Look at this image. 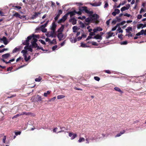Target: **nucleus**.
I'll return each mask as SVG.
<instances>
[{
  "instance_id": "nucleus-39",
  "label": "nucleus",
  "mask_w": 146,
  "mask_h": 146,
  "mask_svg": "<svg viewBox=\"0 0 146 146\" xmlns=\"http://www.w3.org/2000/svg\"><path fill=\"white\" fill-rule=\"evenodd\" d=\"M19 50V49L16 47L15 48L13 51V52L14 53Z\"/></svg>"
},
{
  "instance_id": "nucleus-56",
  "label": "nucleus",
  "mask_w": 146,
  "mask_h": 146,
  "mask_svg": "<svg viewBox=\"0 0 146 146\" xmlns=\"http://www.w3.org/2000/svg\"><path fill=\"white\" fill-rule=\"evenodd\" d=\"M91 43L93 45H98L97 43L96 42H92Z\"/></svg>"
},
{
  "instance_id": "nucleus-30",
  "label": "nucleus",
  "mask_w": 146,
  "mask_h": 146,
  "mask_svg": "<svg viewBox=\"0 0 146 146\" xmlns=\"http://www.w3.org/2000/svg\"><path fill=\"white\" fill-rule=\"evenodd\" d=\"M40 14V13H35L33 15L32 18L34 19L36 18Z\"/></svg>"
},
{
  "instance_id": "nucleus-33",
  "label": "nucleus",
  "mask_w": 146,
  "mask_h": 146,
  "mask_svg": "<svg viewBox=\"0 0 146 146\" xmlns=\"http://www.w3.org/2000/svg\"><path fill=\"white\" fill-rule=\"evenodd\" d=\"M119 26V24H117L114 27L112 28L111 30V31H113L116 30L117 27Z\"/></svg>"
},
{
  "instance_id": "nucleus-58",
  "label": "nucleus",
  "mask_w": 146,
  "mask_h": 146,
  "mask_svg": "<svg viewBox=\"0 0 146 146\" xmlns=\"http://www.w3.org/2000/svg\"><path fill=\"white\" fill-rule=\"evenodd\" d=\"M124 16H126V17H129L131 16V15L130 14H128L127 13H126L124 14Z\"/></svg>"
},
{
  "instance_id": "nucleus-59",
  "label": "nucleus",
  "mask_w": 146,
  "mask_h": 146,
  "mask_svg": "<svg viewBox=\"0 0 146 146\" xmlns=\"http://www.w3.org/2000/svg\"><path fill=\"white\" fill-rule=\"evenodd\" d=\"M117 22V21L116 20V19H115L113 20L112 23L113 24H115Z\"/></svg>"
},
{
  "instance_id": "nucleus-37",
  "label": "nucleus",
  "mask_w": 146,
  "mask_h": 146,
  "mask_svg": "<svg viewBox=\"0 0 146 146\" xmlns=\"http://www.w3.org/2000/svg\"><path fill=\"white\" fill-rule=\"evenodd\" d=\"M114 89L116 91L120 92H121L122 91L120 88L117 87H115L114 88Z\"/></svg>"
},
{
  "instance_id": "nucleus-22",
  "label": "nucleus",
  "mask_w": 146,
  "mask_h": 146,
  "mask_svg": "<svg viewBox=\"0 0 146 146\" xmlns=\"http://www.w3.org/2000/svg\"><path fill=\"white\" fill-rule=\"evenodd\" d=\"M144 30H142L140 32L136 34V35L137 36H140L141 35H143V34Z\"/></svg>"
},
{
  "instance_id": "nucleus-24",
  "label": "nucleus",
  "mask_w": 146,
  "mask_h": 146,
  "mask_svg": "<svg viewBox=\"0 0 146 146\" xmlns=\"http://www.w3.org/2000/svg\"><path fill=\"white\" fill-rule=\"evenodd\" d=\"M80 46L83 48L88 47H89V46L87 45L86 44L84 43L83 42H81V43Z\"/></svg>"
},
{
  "instance_id": "nucleus-64",
  "label": "nucleus",
  "mask_w": 146,
  "mask_h": 146,
  "mask_svg": "<svg viewBox=\"0 0 146 146\" xmlns=\"http://www.w3.org/2000/svg\"><path fill=\"white\" fill-rule=\"evenodd\" d=\"M15 8H16L19 9H20L21 8V7L19 6H15Z\"/></svg>"
},
{
  "instance_id": "nucleus-9",
  "label": "nucleus",
  "mask_w": 146,
  "mask_h": 146,
  "mask_svg": "<svg viewBox=\"0 0 146 146\" xmlns=\"http://www.w3.org/2000/svg\"><path fill=\"white\" fill-rule=\"evenodd\" d=\"M68 14H67L64 15L58 21L59 23H60L64 22L67 18Z\"/></svg>"
},
{
  "instance_id": "nucleus-28",
  "label": "nucleus",
  "mask_w": 146,
  "mask_h": 146,
  "mask_svg": "<svg viewBox=\"0 0 146 146\" xmlns=\"http://www.w3.org/2000/svg\"><path fill=\"white\" fill-rule=\"evenodd\" d=\"M70 22H72L73 25H75L76 23V21L74 19H72L70 20Z\"/></svg>"
},
{
  "instance_id": "nucleus-41",
  "label": "nucleus",
  "mask_w": 146,
  "mask_h": 146,
  "mask_svg": "<svg viewBox=\"0 0 146 146\" xmlns=\"http://www.w3.org/2000/svg\"><path fill=\"white\" fill-rule=\"evenodd\" d=\"M42 80V78L40 77H39L38 78L35 79V81L36 82H40Z\"/></svg>"
},
{
  "instance_id": "nucleus-34",
  "label": "nucleus",
  "mask_w": 146,
  "mask_h": 146,
  "mask_svg": "<svg viewBox=\"0 0 146 146\" xmlns=\"http://www.w3.org/2000/svg\"><path fill=\"white\" fill-rule=\"evenodd\" d=\"M65 96L63 95H60L57 96V98L58 99H60L65 98Z\"/></svg>"
},
{
  "instance_id": "nucleus-46",
  "label": "nucleus",
  "mask_w": 146,
  "mask_h": 146,
  "mask_svg": "<svg viewBox=\"0 0 146 146\" xmlns=\"http://www.w3.org/2000/svg\"><path fill=\"white\" fill-rule=\"evenodd\" d=\"M117 31H118L119 33H122L123 31L120 27H119L117 30Z\"/></svg>"
},
{
  "instance_id": "nucleus-17",
  "label": "nucleus",
  "mask_w": 146,
  "mask_h": 146,
  "mask_svg": "<svg viewBox=\"0 0 146 146\" xmlns=\"http://www.w3.org/2000/svg\"><path fill=\"white\" fill-rule=\"evenodd\" d=\"M64 36V35L62 33H59L57 35V37L59 40H61Z\"/></svg>"
},
{
  "instance_id": "nucleus-60",
  "label": "nucleus",
  "mask_w": 146,
  "mask_h": 146,
  "mask_svg": "<svg viewBox=\"0 0 146 146\" xmlns=\"http://www.w3.org/2000/svg\"><path fill=\"white\" fill-rule=\"evenodd\" d=\"M105 71L106 73L108 74H110L111 73V71L109 70H106Z\"/></svg>"
},
{
  "instance_id": "nucleus-32",
  "label": "nucleus",
  "mask_w": 146,
  "mask_h": 146,
  "mask_svg": "<svg viewBox=\"0 0 146 146\" xmlns=\"http://www.w3.org/2000/svg\"><path fill=\"white\" fill-rule=\"evenodd\" d=\"M51 92V91H48L46 92H45L44 94L43 95L44 96L46 97L48 95H49Z\"/></svg>"
},
{
  "instance_id": "nucleus-8",
  "label": "nucleus",
  "mask_w": 146,
  "mask_h": 146,
  "mask_svg": "<svg viewBox=\"0 0 146 146\" xmlns=\"http://www.w3.org/2000/svg\"><path fill=\"white\" fill-rule=\"evenodd\" d=\"M115 35L114 33L110 31L106 33V38L107 39H108L111 37L114 36Z\"/></svg>"
},
{
  "instance_id": "nucleus-42",
  "label": "nucleus",
  "mask_w": 146,
  "mask_h": 146,
  "mask_svg": "<svg viewBox=\"0 0 146 146\" xmlns=\"http://www.w3.org/2000/svg\"><path fill=\"white\" fill-rule=\"evenodd\" d=\"M127 42L126 41L121 42H120V43L121 45H125L126 44H127Z\"/></svg>"
},
{
  "instance_id": "nucleus-4",
  "label": "nucleus",
  "mask_w": 146,
  "mask_h": 146,
  "mask_svg": "<svg viewBox=\"0 0 146 146\" xmlns=\"http://www.w3.org/2000/svg\"><path fill=\"white\" fill-rule=\"evenodd\" d=\"M79 10L80 11H84L86 13L88 14L89 15H91L92 14V12L90 11L87 9V7H80L79 8Z\"/></svg>"
},
{
  "instance_id": "nucleus-12",
  "label": "nucleus",
  "mask_w": 146,
  "mask_h": 146,
  "mask_svg": "<svg viewBox=\"0 0 146 146\" xmlns=\"http://www.w3.org/2000/svg\"><path fill=\"white\" fill-rule=\"evenodd\" d=\"M56 27V25L55 24V22H53L52 23L51 26V30L54 32H55V29Z\"/></svg>"
},
{
  "instance_id": "nucleus-31",
  "label": "nucleus",
  "mask_w": 146,
  "mask_h": 146,
  "mask_svg": "<svg viewBox=\"0 0 146 146\" xmlns=\"http://www.w3.org/2000/svg\"><path fill=\"white\" fill-rule=\"evenodd\" d=\"M78 28L76 26H74L73 27V31L74 33L77 32Z\"/></svg>"
},
{
  "instance_id": "nucleus-27",
  "label": "nucleus",
  "mask_w": 146,
  "mask_h": 146,
  "mask_svg": "<svg viewBox=\"0 0 146 146\" xmlns=\"http://www.w3.org/2000/svg\"><path fill=\"white\" fill-rule=\"evenodd\" d=\"M86 37V35L82 34L80 36H79L77 38V39L78 40H80L82 39V38H85Z\"/></svg>"
},
{
  "instance_id": "nucleus-18",
  "label": "nucleus",
  "mask_w": 146,
  "mask_h": 146,
  "mask_svg": "<svg viewBox=\"0 0 146 146\" xmlns=\"http://www.w3.org/2000/svg\"><path fill=\"white\" fill-rule=\"evenodd\" d=\"M69 136L70 137L71 139L72 140L74 139L77 137V135L76 134H72L71 133H69Z\"/></svg>"
},
{
  "instance_id": "nucleus-5",
  "label": "nucleus",
  "mask_w": 146,
  "mask_h": 146,
  "mask_svg": "<svg viewBox=\"0 0 146 146\" xmlns=\"http://www.w3.org/2000/svg\"><path fill=\"white\" fill-rule=\"evenodd\" d=\"M54 32L52 31L48 32L46 33L45 35L48 37H54L55 36L54 35Z\"/></svg>"
},
{
  "instance_id": "nucleus-51",
  "label": "nucleus",
  "mask_w": 146,
  "mask_h": 146,
  "mask_svg": "<svg viewBox=\"0 0 146 146\" xmlns=\"http://www.w3.org/2000/svg\"><path fill=\"white\" fill-rule=\"evenodd\" d=\"M49 21L48 20L47 21L46 23L42 25L44 26V27H46Z\"/></svg>"
},
{
  "instance_id": "nucleus-6",
  "label": "nucleus",
  "mask_w": 146,
  "mask_h": 146,
  "mask_svg": "<svg viewBox=\"0 0 146 146\" xmlns=\"http://www.w3.org/2000/svg\"><path fill=\"white\" fill-rule=\"evenodd\" d=\"M42 25H41L40 27H37L36 29V31H38L39 30H41L43 33H45L47 31V29L45 28Z\"/></svg>"
},
{
  "instance_id": "nucleus-3",
  "label": "nucleus",
  "mask_w": 146,
  "mask_h": 146,
  "mask_svg": "<svg viewBox=\"0 0 146 146\" xmlns=\"http://www.w3.org/2000/svg\"><path fill=\"white\" fill-rule=\"evenodd\" d=\"M103 29L100 27H97L95 28L93 30V32L90 33L89 35L90 36H94L95 35V33H97L98 32L102 31Z\"/></svg>"
},
{
  "instance_id": "nucleus-52",
  "label": "nucleus",
  "mask_w": 146,
  "mask_h": 146,
  "mask_svg": "<svg viewBox=\"0 0 146 146\" xmlns=\"http://www.w3.org/2000/svg\"><path fill=\"white\" fill-rule=\"evenodd\" d=\"M105 3L104 5V7L105 8H107V7H108V4L107 2L106 1H105Z\"/></svg>"
},
{
  "instance_id": "nucleus-45",
  "label": "nucleus",
  "mask_w": 146,
  "mask_h": 146,
  "mask_svg": "<svg viewBox=\"0 0 146 146\" xmlns=\"http://www.w3.org/2000/svg\"><path fill=\"white\" fill-rule=\"evenodd\" d=\"M86 18V17L85 16H82V17H78V19L81 20H83Z\"/></svg>"
},
{
  "instance_id": "nucleus-26",
  "label": "nucleus",
  "mask_w": 146,
  "mask_h": 146,
  "mask_svg": "<svg viewBox=\"0 0 146 146\" xmlns=\"http://www.w3.org/2000/svg\"><path fill=\"white\" fill-rule=\"evenodd\" d=\"M70 42L72 43L76 42L77 41V39L76 38H70Z\"/></svg>"
},
{
  "instance_id": "nucleus-43",
  "label": "nucleus",
  "mask_w": 146,
  "mask_h": 146,
  "mask_svg": "<svg viewBox=\"0 0 146 146\" xmlns=\"http://www.w3.org/2000/svg\"><path fill=\"white\" fill-rule=\"evenodd\" d=\"M116 20H117V21L118 22H119L121 21V18H120L119 17H116Z\"/></svg>"
},
{
  "instance_id": "nucleus-49",
  "label": "nucleus",
  "mask_w": 146,
  "mask_h": 146,
  "mask_svg": "<svg viewBox=\"0 0 146 146\" xmlns=\"http://www.w3.org/2000/svg\"><path fill=\"white\" fill-rule=\"evenodd\" d=\"M6 139V136H4L3 139V141L4 143H5V140Z\"/></svg>"
},
{
  "instance_id": "nucleus-53",
  "label": "nucleus",
  "mask_w": 146,
  "mask_h": 146,
  "mask_svg": "<svg viewBox=\"0 0 146 146\" xmlns=\"http://www.w3.org/2000/svg\"><path fill=\"white\" fill-rule=\"evenodd\" d=\"M123 35L122 34H118V36L119 38L121 39H122Z\"/></svg>"
},
{
  "instance_id": "nucleus-57",
  "label": "nucleus",
  "mask_w": 146,
  "mask_h": 146,
  "mask_svg": "<svg viewBox=\"0 0 146 146\" xmlns=\"http://www.w3.org/2000/svg\"><path fill=\"white\" fill-rule=\"evenodd\" d=\"M62 13V11L61 10H59L58 11V14H57L59 15H60Z\"/></svg>"
},
{
  "instance_id": "nucleus-1",
  "label": "nucleus",
  "mask_w": 146,
  "mask_h": 146,
  "mask_svg": "<svg viewBox=\"0 0 146 146\" xmlns=\"http://www.w3.org/2000/svg\"><path fill=\"white\" fill-rule=\"evenodd\" d=\"M39 36V35L33 34L32 35L28 36L26 41L23 42V44L24 45H26V46H30L32 48L31 46H29V41L30 40L32 39V41L31 42L32 46L34 48H37L38 46L36 43V42L37 40L36 38H38Z\"/></svg>"
},
{
  "instance_id": "nucleus-29",
  "label": "nucleus",
  "mask_w": 146,
  "mask_h": 146,
  "mask_svg": "<svg viewBox=\"0 0 146 146\" xmlns=\"http://www.w3.org/2000/svg\"><path fill=\"white\" fill-rule=\"evenodd\" d=\"M125 30L126 32L129 33L130 31H132V27H128Z\"/></svg>"
},
{
  "instance_id": "nucleus-40",
  "label": "nucleus",
  "mask_w": 146,
  "mask_h": 146,
  "mask_svg": "<svg viewBox=\"0 0 146 146\" xmlns=\"http://www.w3.org/2000/svg\"><path fill=\"white\" fill-rule=\"evenodd\" d=\"M50 43L51 44H55L56 43V39H53L52 41L50 42Z\"/></svg>"
},
{
  "instance_id": "nucleus-25",
  "label": "nucleus",
  "mask_w": 146,
  "mask_h": 146,
  "mask_svg": "<svg viewBox=\"0 0 146 146\" xmlns=\"http://www.w3.org/2000/svg\"><path fill=\"white\" fill-rule=\"evenodd\" d=\"M64 27L63 26H62L58 30V32L59 33H62L61 32L63 31L64 30Z\"/></svg>"
},
{
  "instance_id": "nucleus-21",
  "label": "nucleus",
  "mask_w": 146,
  "mask_h": 146,
  "mask_svg": "<svg viewBox=\"0 0 146 146\" xmlns=\"http://www.w3.org/2000/svg\"><path fill=\"white\" fill-rule=\"evenodd\" d=\"M25 114V113L24 112H23L21 114L19 113V114H17L13 116L12 117V119H13L16 118L20 116H21L22 115H23Z\"/></svg>"
},
{
  "instance_id": "nucleus-14",
  "label": "nucleus",
  "mask_w": 146,
  "mask_h": 146,
  "mask_svg": "<svg viewBox=\"0 0 146 146\" xmlns=\"http://www.w3.org/2000/svg\"><path fill=\"white\" fill-rule=\"evenodd\" d=\"M10 56V54L9 53H7L3 55L2 56V58L6 59Z\"/></svg>"
},
{
  "instance_id": "nucleus-10",
  "label": "nucleus",
  "mask_w": 146,
  "mask_h": 146,
  "mask_svg": "<svg viewBox=\"0 0 146 146\" xmlns=\"http://www.w3.org/2000/svg\"><path fill=\"white\" fill-rule=\"evenodd\" d=\"M92 18V20L93 22L96 21L99 18V17L97 14H94L91 17Z\"/></svg>"
},
{
  "instance_id": "nucleus-36",
  "label": "nucleus",
  "mask_w": 146,
  "mask_h": 146,
  "mask_svg": "<svg viewBox=\"0 0 146 146\" xmlns=\"http://www.w3.org/2000/svg\"><path fill=\"white\" fill-rule=\"evenodd\" d=\"M85 141V139L83 137H80L78 140V142L79 143L84 141Z\"/></svg>"
},
{
  "instance_id": "nucleus-63",
  "label": "nucleus",
  "mask_w": 146,
  "mask_h": 146,
  "mask_svg": "<svg viewBox=\"0 0 146 146\" xmlns=\"http://www.w3.org/2000/svg\"><path fill=\"white\" fill-rule=\"evenodd\" d=\"M80 26L81 27H84V25L83 23H82V22H80Z\"/></svg>"
},
{
  "instance_id": "nucleus-2",
  "label": "nucleus",
  "mask_w": 146,
  "mask_h": 146,
  "mask_svg": "<svg viewBox=\"0 0 146 146\" xmlns=\"http://www.w3.org/2000/svg\"><path fill=\"white\" fill-rule=\"evenodd\" d=\"M24 49L21 52L23 54V55L24 57V59L25 61H27L28 60V59L27 57V52L29 51L32 52V49L31 48L30 46H25L24 48Z\"/></svg>"
},
{
  "instance_id": "nucleus-62",
  "label": "nucleus",
  "mask_w": 146,
  "mask_h": 146,
  "mask_svg": "<svg viewBox=\"0 0 146 146\" xmlns=\"http://www.w3.org/2000/svg\"><path fill=\"white\" fill-rule=\"evenodd\" d=\"M77 32V33L76 34V37H78V36H79L80 35V32Z\"/></svg>"
},
{
  "instance_id": "nucleus-20",
  "label": "nucleus",
  "mask_w": 146,
  "mask_h": 146,
  "mask_svg": "<svg viewBox=\"0 0 146 146\" xmlns=\"http://www.w3.org/2000/svg\"><path fill=\"white\" fill-rule=\"evenodd\" d=\"M101 4V3L100 2H99L98 3H93L91 4L92 6H99Z\"/></svg>"
},
{
  "instance_id": "nucleus-55",
  "label": "nucleus",
  "mask_w": 146,
  "mask_h": 146,
  "mask_svg": "<svg viewBox=\"0 0 146 146\" xmlns=\"http://www.w3.org/2000/svg\"><path fill=\"white\" fill-rule=\"evenodd\" d=\"M60 15H59L57 14L56 15V16L55 17L54 19L55 21H56L58 18L60 16Z\"/></svg>"
},
{
  "instance_id": "nucleus-47",
  "label": "nucleus",
  "mask_w": 146,
  "mask_h": 146,
  "mask_svg": "<svg viewBox=\"0 0 146 146\" xmlns=\"http://www.w3.org/2000/svg\"><path fill=\"white\" fill-rule=\"evenodd\" d=\"M57 45H55L53 46L52 48V49L53 51H54L56 50V48H57Z\"/></svg>"
},
{
  "instance_id": "nucleus-50",
  "label": "nucleus",
  "mask_w": 146,
  "mask_h": 146,
  "mask_svg": "<svg viewBox=\"0 0 146 146\" xmlns=\"http://www.w3.org/2000/svg\"><path fill=\"white\" fill-rule=\"evenodd\" d=\"M94 79L96 80L99 81L100 80V78L99 77L97 76H95L94 77Z\"/></svg>"
},
{
  "instance_id": "nucleus-16",
  "label": "nucleus",
  "mask_w": 146,
  "mask_h": 146,
  "mask_svg": "<svg viewBox=\"0 0 146 146\" xmlns=\"http://www.w3.org/2000/svg\"><path fill=\"white\" fill-rule=\"evenodd\" d=\"M120 13V10L118 9H115L114 11L112 13V15L113 16H115L117 14H118Z\"/></svg>"
},
{
  "instance_id": "nucleus-54",
  "label": "nucleus",
  "mask_w": 146,
  "mask_h": 146,
  "mask_svg": "<svg viewBox=\"0 0 146 146\" xmlns=\"http://www.w3.org/2000/svg\"><path fill=\"white\" fill-rule=\"evenodd\" d=\"M37 49H41L43 51H44L45 50L43 49V48L41 47H40L39 46H38L37 47Z\"/></svg>"
},
{
  "instance_id": "nucleus-19",
  "label": "nucleus",
  "mask_w": 146,
  "mask_h": 146,
  "mask_svg": "<svg viewBox=\"0 0 146 146\" xmlns=\"http://www.w3.org/2000/svg\"><path fill=\"white\" fill-rule=\"evenodd\" d=\"M85 21L86 22H93L92 20V18L91 17H88L86 19Z\"/></svg>"
},
{
  "instance_id": "nucleus-44",
  "label": "nucleus",
  "mask_w": 146,
  "mask_h": 146,
  "mask_svg": "<svg viewBox=\"0 0 146 146\" xmlns=\"http://www.w3.org/2000/svg\"><path fill=\"white\" fill-rule=\"evenodd\" d=\"M8 50V48H3L1 50H0V53H1L4 52L5 51H7Z\"/></svg>"
},
{
  "instance_id": "nucleus-61",
  "label": "nucleus",
  "mask_w": 146,
  "mask_h": 146,
  "mask_svg": "<svg viewBox=\"0 0 146 146\" xmlns=\"http://www.w3.org/2000/svg\"><path fill=\"white\" fill-rule=\"evenodd\" d=\"M142 17V15H137V18L138 19H140Z\"/></svg>"
},
{
  "instance_id": "nucleus-23",
  "label": "nucleus",
  "mask_w": 146,
  "mask_h": 146,
  "mask_svg": "<svg viewBox=\"0 0 146 146\" xmlns=\"http://www.w3.org/2000/svg\"><path fill=\"white\" fill-rule=\"evenodd\" d=\"M125 131L124 130H123L120 133H118L115 136V137H117L120 136L121 135L124 134L125 133Z\"/></svg>"
},
{
  "instance_id": "nucleus-48",
  "label": "nucleus",
  "mask_w": 146,
  "mask_h": 146,
  "mask_svg": "<svg viewBox=\"0 0 146 146\" xmlns=\"http://www.w3.org/2000/svg\"><path fill=\"white\" fill-rule=\"evenodd\" d=\"M39 41L42 44H46L45 42L43 40L40 39L39 40Z\"/></svg>"
},
{
  "instance_id": "nucleus-11",
  "label": "nucleus",
  "mask_w": 146,
  "mask_h": 146,
  "mask_svg": "<svg viewBox=\"0 0 146 146\" xmlns=\"http://www.w3.org/2000/svg\"><path fill=\"white\" fill-rule=\"evenodd\" d=\"M130 7V5L129 4H127L125 6L123 7L121 9V11H125L126 10H127L129 9Z\"/></svg>"
},
{
  "instance_id": "nucleus-15",
  "label": "nucleus",
  "mask_w": 146,
  "mask_h": 146,
  "mask_svg": "<svg viewBox=\"0 0 146 146\" xmlns=\"http://www.w3.org/2000/svg\"><path fill=\"white\" fill-rule=\"evenodd\" d=\"M1 40L3 41L4 44L5 45H7L9 42L6 38L5 37H3Z\"/></svg>"
},
{
  "instance_id": "nucleus-38",
  "label": "nucleus",
  "mask_w": 146,
  "mask_h": 146,
  "mask_svg": "<svg viewBox=\"0 0 146 146\" xmlns=\"http://www.w3.org/2000/svg\"><path fill=\"white\" fill-rule=\"evenodd\" d=\"M36 97L38 101H40L42 100L41 97L40 96L37 95Z\"/></svg>"
},
{
  "instance_id": "nucleus-35",
  "label": "nucleus",
  "mask_w": 146,
  "mask_h": 146,
  "mask_svg": "<svg viewBox=\"0 0 146 146\" xmlns=\"http://www.w3.org/2000/svg\"><path fill=\"white\" fill-rule=\"evenodd\" d=\"M143 24H139L137 25V28L138 29H140V28H143Z\"/></svg>"
},
{
  "instance_id": "nucleus-13",
  "label": "nucleus",
  "mask_w": 146,
  "mask_h": 146,
  "mask_svg": "<svg viewBox=\"0 0 146 146\" xmlns=\"http://www.w3.org/2000/svg\"><path fill=\"white\" fill-rule=\"evenodd\" d=\"M94 38L97 39H99L100 40H98V42H100V41L102 40V37L101 35H100L99 34H97L95 35L94 37Z\"/></svg>"
},
{
  "instance_id": "nucleus-7",
  "label": "nucleus",
  "mask_w": 146,
  "mask_h": 146,
  "mask_svg": "<svg viewBox=\"0 0 146 146\" xmlns=\"http://www.w3.org/2000/svg\"><path fill=\"white\" fill-rule=\"evenodd\" d=\"M13 16H15L16 17H19L21 19H22L23 20L25 19H26V16H21L20 15L17 13H15L13 15Z\"/></svg>"
}]
</instances>
